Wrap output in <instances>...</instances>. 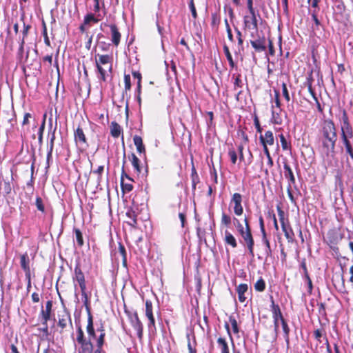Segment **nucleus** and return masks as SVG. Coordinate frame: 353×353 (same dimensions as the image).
<instances>
[{
    "instance_id": "1",
    "label": "nucleus",
    "mask_w": 353,
    "mask_h": 353,
    "mask_svg": "<svg viewBox=\"0 0 353 353\" xmlns=\"http://www.w3.org/2000/svg\"><path fill=\"white\" fill-rule=\"evenodd\" d=\"M337 139V131L334 121L331 119L325 120L319 136V150L324 157H334Z\"/></svg>"
},
{
    "instance_id": "2",
    "label": "nucleus",
    "mask_w": 353,
    "mask_h": 353,
    "mask_svg": "<svg viewBox=\"0 0 353 353\" xmlns=\"http://www.w3.org/2000/svg\"><path fill=\"white\" fill-rule=\"evenodd\" d=\"M95 65L97 72L99 74V79L103 82L107 80V70L108 68L110 73L112 71V54H97L94 57Z\"/></svg>"
},
{
    "instance_id": "3",
    "label": "nucleus",
    "mask_w": 353,
    "mask_h": 353,
    "mask_svg": "<svg viewBox=\"0 0 353 353\" xmlns=\"http://www.w3.org/2000/svg\"><path fill=\"white\" fill-rule=\"evenodd\" d=\"M243 221L245 224V230L241 231L239 234L248 248L250 256L253 258L254 256V240L252 234L251 226L250 225L248 219L246 216H245Z\"/></svg>"
},
{
    "instance_id": "4",
    "label": "nucleus",
    "mask_w": 353,
    "mask_h": 353,
    "mask_svg": "<svg viewBox=\"0 0 353 353\" xmlns=\"http://www.w3.org/2000/svg\"><path fill=\"white\" fill-rule=\"evenodd\" d=\"M276 210L278 212L279 221H280V223L281 225V228L284 233V235H285V238L287 239L288 242L292 243L295 241L294 232L290 224V222L288 219H285V212L279 205H277Z\"/></svg>"
},
{
    "instance_id": "5",
    "label": "nucleus",
    "mask_w": 353,
    "mask_h": 353,
    "mask_svg": "<svg viewBox=\"0 0 353 353\" xmlns=\"http://www.w3.org/2000/svg\"><path fill=\"white\" fill-rule=\"evenodd\" d=\"M249 14L243 17V28L245 30H254V33L258 34V19L259 13L256 10H248Z\"/></svg>"
},
{
    "instance_id": "6",
    "label": "nucleus",
    "mask_w": 353,
    "mask_h": 353,
    "mask_svg": "<svg viewBox=\"0 0 353 353\" xmlns=\"http://www.w3.org/2000/svg\"><path fill=\"white\" fill-rule=\"evenodd\" d=\"M57 323V326L60 328V333H62L68 325L72 327L71 314L65 306L61 311L58 312Z\"/></svg>"
},
{
    "instance_id": "7",
    "label": "nucleus",
    "mask_w": 353,
    "mask_h": 353,
    "mask_svg": "<svg viewBox=\"0 0 353 353\" xmlns=\"http://www.w3.org/2000/svg\"><path fill=\"white\" fill-rule=\"evenodd\" d=\"M270 308H271L270 310H271V312L272 314L274 331H275L276 335H277L278 330H279V321L281 322L285 319H284V317L283 316V314L281 312L279 305L274 303V301L272 296H271Z\"/></svg>"
},
{
    "instance_id": "8",
    "label": "nucleus",
    "mask_w": 353,
    "mask_h": 353,
    "mask_svg": "<svg viewBox=\"0 0 353 353\" xmlns=\"http://www.w3.org/2000/svg\"><path fill=\"white\" fill-rule=\"evenodd\" d=\"M340 138L343 145L345 147V152L353 160V145L351 139H353V130L340 132Z\"/></svg>"
},
{
    "instance_id": "9",
    "label": "nucleus",
    "mask_w": 353,
    "mask_h": 353,
    "mask_svg": "<svg viewBox=\"0 0 353 353\" xmlns=\"http://www.w3.org/2000/svg\"><path fill=\"white\" fill-rule=\"evenodd\" d=\"M256 33L251 32L250 37L253 39L250 41V43L252 48L257 52H261L266 50V39L263 35L262 37H258L256 38Z\"/></svg>"
},
{
    "instance_id": "10",
    "label": "nucleus",
    "mask_w": 353,
    "mask_h": 353,
    "mask_svg": "<svg viewBox=\"0 0 353 353\" xmlns=\"http://www.w3.org/2000/svg\"><path fill=\"white\" fill-rule=\"evenodd\" d=\"M129 160L131 161V163L134 168V171L138 175H142L143 176H147L148 174V168L146 165L145 168L141 166V161L135 155L134 153H131L128 157Z\"/></svg>"
},
{
    "instance_id": "11",
    "label": "nucleus",
    "mask_w": 353,
    "mask_h": 353,
    "mask_svg": "<svg viewBox=\"0 0 353 353\" xmlns=\"http://www.w3.org/2000/svg\"><path fill=\"white\" fill-rule=\"evenodd\" d=\"M242 201L243 196L240 193L235 192L232 194L230 204H234V213L236 216H241L243 213Z\"/></svg>"
},
{
    "instance_id": "12",
    "label": "nucleus",
    "mask_w": 353,
    "mask_h": 353,
    "mask_svg": "<svg viewBox=\"0 0 353 353\" xmlns=\"http://www.w3.org/2000/svg\"><path fill=\"white\" fill-rule=\"evenodd\" d=\"M236 291L238 295V299L240 303H244L248 299V295L252 296V289L249 290L248 285L241 283L236 286Z\"/></svg>"
},
{
    "instance_id": "13",
    "label": "nucleus",
    "mask_w": 353,
    "mask_h": 353,
    "mask_svg": "<svg viewBox=\"0 0 353 353\" xmlns=\"http://www.w3.org/2000/svg\"><path fill=\"white\" fill-rule=\"evenodd\" d=\"M130 322L133 328L137 332L138 338L141 339L143 335V325L137 312H134L132 317L130 318Z\"/></svg>"
},
{
    "instance_id": "14",
    "label": "nucleus",
    "mask_w": 353,
    "mask_h": 353,
    "mask_svg": "<svg viewBox=\"0 0 353 353\" xmlns=\"http://www.w3.org/2000/svg\"><path fill=\"white\" fill-rule=\"evenodd\" d=\"M145 315L148 319V327L155 328V319L153 312V305L152 302L149 299L145 301Z\"/></svg>"
},
{
    "instance_id": "15",
    "label": "nucleus",
    "mask_w": 353,
    "mask_h": 353,
    "mask_svg": "<svg viewBox=\"0 0 353 353\" xmlns=\"http://www.w3.org/2000/svg\"><path fill=\"white\" fill-rule=\"evenodd\" d=\"M52 310V301L51 300H49L46 303L45 310H43L42 307L41 310L40 312V318L41 319L42 324H46V322H48L49 320H50Z\"/></svg>"
},
{
    "instance_id": "16",
    "label": "nucleus",
    "mask_w": 353,
    "mask_h": 353,
    "mask_svg": "<svg viewBox=\"0 0 353 353\" xmlns=\"http://www.w3.org/2000/svg\"><path fill=\"white\" fill-rule=\"evenodd\" d=\"M108 26L110 29L111 41L114 46L118 47L121 39V34L119 32V28L115 23H112Z\"/></svg>"
},
{
    "instance_id": "17",
    "label": "nucleus",
    "mask_w": 353,
    "mask_h": 353,
    "mask_svg": "<svg viewBox=\"0 0 353 353\" xmlns=\"http://www.w3.org/2000/svg\"><path fill=\"white\" fill-rule=\"evenodd\" d=\"M74 136L75 142L77 145L84 147L88 145L86 137L82 128L80 126H78L77 128L74 130Z\"/></svg>"
},
{
    "instance_id": "18",
    "label": "nucleus",
    "mask_w": 353,
    "mask_h": 353,
    "mask_svg": "<svg viewBox=\"0 0 353 353\" xmlns=\"http://www.w3.org/2000/svg\"><path fill=\"white\" fill-rule=\"evenodd\" d=\"M74 279H75L78 282L79 287L81 288L83 286H86L85 278L84 274L81 270L79 263H77L76 264V265L74 267Z\"/></svg>"
},
{
    "instance_id": "19",
    "label": "nucleus",
    "mask_w": 353,
    "mask_h": 353,
    "mask_svg": "<svg viewBox=\"0 0 353 353\" xmlns=\"http://www.w3.org/2000/svg\"><path fill=\"white\" fill-rule=\"evenodd\" d=\"M122 132L123 129L121 126L116 121H112L110 124V134L114 138H118L121 135V141L124 147V138Z\"/></svg>"
},
{
    "instance_id": "20",
    "label": "nucleus",
    "mask_w": 353,
    "mask_h": 353,
    "mask_svg": "<svg viewBox=\"0 0 353 353\" xmlns=\"http://www.w3.org/2000/svg\"><path fill=\"white\" fill-rule=\"evenodd\" d=\"M30 263V260L27 252L20 255V265L25 272V275L31 274Z\"/></svg>"
},
{
    "instance_id": "21",
    "label": "nucleus",
    "mask_w": 353,
    "mask_h": 353,
    "mask_svg": "<svg viewBox=\"0 0 353 353\" xmlns=\"http://www.w3.org/2000/svg\"><path fill=\"white\" fill-rule=\"evenodd\" d=\"M259 141L261 145H273L274 143V138L272 131L268 130L265 134H261Z\"/></svg>"
},
{
    "instance_id": "22",
    "label": "nucleus",
    "mask_w": 353,
    "mask_h": 353,
    "mask_svg": "<svg viewBox=\"0 0 353 353\" xmlns=\"http://www.w3.org/2000/svg\"><path fill=\"white\" fill-rule=\"evenodd\" d=\"M283 170L284 176L288 180L290 185L294 184L296 179L293 171L287 161H283Z\"/></svg>"
},
{
    "instance_id": "23",
    "label": "nucleus",
    "mask_w": 353,
    "mask_h": 353,
    "mask_svg": "<svg viewBox=\"0 0 353 353\" xmlns=\"http://www.w3.org/2000/svg\"><path fill=\"white\" fill-rule=\"evenodd\" d=\"M100 13H88L83 19L84 25H88L90 27V23H97L102 19Z\"/></svg>"
},
{
    "instance_id": "24",
    "label": "nucleus",
    "mask_w": 353,
    "mask_h": 353,
    "mask_svg": "<svg viewBox=\"0 0 353 353\" xmlns=\"http://www.w3.org/2000/svg\"><path fill=\"white\" fill-rule=\"evenodd\" d=\"M134 144L136 146L137 151L139 153V154H143L144 157L146 156V150L145 147L143 143V139L139 135H134L133 137Z\"/></svg>"
},
{
    "instance_id": "25",
    "label": "nucleus",
    "mask_w": 353,
    "mask_h": 353,
    "mask_svg": "<svg viewBox=\"0 0 353 353\" xmlns=\"http://www.w3.org/2000/svg\"><path fill=\"white\" fill-rule=\"evenodd\" d=\"M224 234L225 244L230 246L233 249L236 248L238 244L235 236L228 230H225Z\"/></svg>"
},
{
    "instance_id": "26",
    "label": "nucleus",
    "mask_w": 353,
    "mask_h": 353,
    "mask_svg": "<svg viewBox=\"0 0 353 353\" xmlns=\"http://www.w3.org/2000/svg\"><path fill=\"white\" fill-rule=\"evenodd\" d=\"M351 130H353V128L350 123L347 112L345 110H343L342 114V124L341 125V132H346Z\"/></svg>"
},
{
    "instance_id": "27",
    "label": "nucleus",
    "mask_w": 353,
    "mask_h": 353,
    "mask_svg": "<svg viewBox=\"0 0 353 353\" xmlns=\"http://www.w3.org/2000/svg\"><path fill=\"white\" fill-rule=\"evenodd\" d=\"M81 289V296L83 302V305L85 307L86 312L88 314L91 313V308H90V297L88 296V292H86V286H83L80 288Z\"/></svg>"
},
{
    "instance_id": "28",
    "label": "nucleus",
    "mask_w": 353,
    "mask_h": 353,
    "mask_svg": "<svg viewBox=\"0 0 353 353\" xmlns=\"http://www.w3.org/2000/svg\"><path fill=\"white\" fill-rule=\"evenodd\" d=\"M126 216L128 218V220L126 221V223L132 227L133 228H137V215L136 212L132 210H128L126 212Z\"/></svg>"
},
{
    "instance_id": "29",
    "label": "nucleus",
    "mask_w": 353,
    "mask_h": 353,
    "mask_svg": "<svg viewBox=\"0 0 353 353\" xmlns=\"http://www.w3.org/2000/svg\"><path fill=\"white\" fill-rule=\"evenodd\" d=\"M12 178L11 177L10 179H4L2 182L0 183V190H2L3 194L5 196L9 195L12 192Z\"/></svg>"
},
{
    "instance_id": "30",
    "label": "nucleus",
    "mask_w": 353,
    "mask_h": 353,
    "mask_svg": "<svg viewBox=\"0 0 353 353\" xmlns=\"http://www.w3.org/2000/svg\"><path fill=\"white\" fill-rule=\"evenodd\" d=\"M78 343L81 345V350L79 352V353H92L94 352L93 344L90 339H86Z\"/></svg>"
},
{
    "instance_id": "31",
    "label": "nucleus",
    "mask_w": 353,
    "mask_h": 353,
    "mask_svg": "<svg viewBox=\"0 0 353 353\" xmlns=\"http://www.w3.org/2000/svg\"><path fill=\"white\" fill-rule=\"evenodd\" d=\"M86 331L87 333L90 338H95L96 337V333L94 328V323H93V316L92 314H88V323L86 326Z\"/></svg>"
},
{
    "instance_id": "32",
    "label": "nucleus",
    "mask_w": 353,
    "mask_h": 353,
    "mask_svg": "<svg viewBox=\"0 0 353 353\" xmlns=\"http://www.w3.org/2000/svg\"><path fill=\"white\" fill-rule=\"evenodd\" d=\"M333 4V8L341 14H343L346 10V6L343 0H331Z\"/></svg>"
},
{
    "instance_id": "33",
    "label": "nucleus",
    "mask_w": 353,
    "mask_h": 353,
    "mask_svg": "<svg viewBox=\"0 0 353 353\" xmlns=\"http://www.w3.org/2000/svg\"><path fill=\"white\" fill-rule=\"evenodd\" d=\"M274 107H272V118L271 121L274 124L280 125L283 122L282 117L281 116V112L282 111L281 109H279V110H274Z\"/></svg>"
},
{
    "instance_id": "34",
    "label": "nucleus",
    "mask_w": 353,
    "mask_h": 353,
    "mask_svg": "<svg viewBox=\"0 0 353 353\" xmlns=\"http://www.w3.org/2000/svg\"><path fill=\"white\" fill-rule=\"evenodd\" d=\"M221 22L220 14L217 12H213L211 14V26L212 29H214L216 31L218 30L219 24Z\"/></svg>"
},
{
    "instance_id": "35",
    "label": "nucleus",
    "mask_w": 353,
    "mask_h": 353,
    "mask_svg": "<svg viewBox=\"0 0 353 353\" xmlns=\"http://www.w3.org/2000/svg\"><path fill=\"white\" fill-rule=\"evenodd\" d=\"M217 344L221 353H230L229 347L225 339L219 337L217 339Z\"/></svg>"
},
{
    "instance_id": "36",
    "label": "nucleus",
    "mask_w": 353,
    "mask_h": 353,
    "mask_svg": "<svg viewBox=\"0 0 353 353\" xmlns=\"http://www.w3.org/2000/svg\"><path fill=\"white\" fill-rule=\"evenodd\" d=\"M281 323L282 329H283V336H284L285 341L286 342V344L288 346L289 344H290V327L288 326V324L286 320H284L283 321H281Z\"/></svg>"
},
{
    "instance_id": "37",
    "label": "nucleus",
    "mask_w": 353,
    "mask_h": 353,
    "mask_svg": "<svg viewBox=\"0 0 353 353\" xmlns=\"http://www.w3.org/2000/svg\"><path fill=\"white\" fill-rule=\"evenodd\" d=\"M279 137L281 141L282 150L284 151H291L292 145L290 141H288L283 134H279Z\"/></svg>"
},
{
    "instance_id": "38",
    "label": "nucleus",
    "mask_w": 353,
    "mask_h": 353,
    "mask_svg": "<svg viewBox=\"0 0 353 353\" xmlns=\"http://www.w3.org/2000/svg\"><path fill=\"white\" fill-rule=\"evenodd\" d=\"M73 232L75 234V238L77 242V245L79 247L81 248L84 245V241L83 238V234L80 229L77 228H73Z\"/></svg>"
},
{
    "instance_id": "39",
    "label": "nucleus",
    "mask_w": 353,
    "mask_h": 353,
    "mask_svg": "<svg viewBox=\"0 0 353 353\" xmlns=\"http://www.w3.org/2000/svg\"><path fill=\"white\" fill-rule=\"evenodd\" d=\"M229 322L231 324L233 333L236 335L239 334L240 332V328L235 316L233 315H230L229 316Z\"/></svg>"
},
{
    "instance_id": "40",
    "label": "nucleus",
    "mask_w": 353,
    "mask_h": 353,
    "mask_svg": "<svg viewBox=\"0 0 353 353\" xmlns=\"http://www.w3.org/2000/svg\"><path fill=\"white\" fill-rule=\"evenodd\" d=\"M46 119V114H44V115L43 117L42 123L38 130V141L40 145H41L43 143V134L44 130H45Z\"/></svg>"
},
{
    "instance_id": "41",
    "label": "nucleus",
    "mask_w": 353,
    "mask_h": 353,
    "mask_svg": "<svg viewBox=\"0 0 353 353\" xmlns=\"http://www.w3.org/2000/svg\"><path fill=\"white\" fill-rule=\"evenodd\" d=\"M104 172V165H99L97 169L92 170L91 172L93 174H96L97 176V185H99L102 181V174Z\"/></svg>"
},
{
    "instance_id": "42",
    "label": "nucleus",
    "mask_w": 353,
    "mask_h": 353,
    "mask_svg": "<svg viewBox=\"0 0 353 353\" xmlns=\"http://www.w3.org/2000/svg\"><path fill=\"white\" fill-rule=\"evenodd\" d=\"M55 131H56V127L53 130L52 132V135L50 140V147L49 150L47 154V160L49 161V159L52 157V154L54 148V143L55 140Z\"/></svg>"
},
{
    "instance_id": "43",
    "label": "nucleus",
    "mask_w": 353,
    "mask_h": 353,
    "mask_svg": "<svg viewBox=\"0 0 353 353\" xmlns=\"http://www.w3.org/2000/svg\"><path fill=\"white\" fill-rule=\"evenodd\" d=\"M223 52H224V53H225V57H226V58H227V60H228V62H229V65H230V66L232 68H234V67H235V63H234V61H233V59H232V54H231V53H230V50H229L228 46L227 45H225H225L223 46Z\"/></svg>"
},
{
    "instance_id": "44",
    "label": "nucleus",
    "mask_w": 353,
    "mask_h": 353,
    "mask_svg": "<svg viewBox=\"0 0 353 353\" xmlns=\"http://www.w3.org/2000/svg\"><path fill=\"white\" fill-rule=\"evenodd\" d=\"M119 252L122 256V263L124 267H127V253L125 246L121 243H119Z\"/></svg>"
},
{
    "instance_id": "45",
    "label": "nucleus",
    "mask_w": 353,
    "mask_h": 353,
    "mask_svg": "<svg viewBox=\"0 0 353 353\" xmlns=\"http://www.w3.org/2000/svg\"><path fill=\"white\" fill-rule=\"evenodd\" d=\"M191 178L192 189L194 190L196 184L199 182V177L194 165L192 168Z\"/></svg>"
},
{
    "instance_id": "46",
    "label": "nucleus",
    "mask_w": 353,
    "mask_h": 353,
    "mask_svg": "<svg viewBox=\"0 0 353 353\" xmlns=\"http://www.w3.org/2000/svg\"><path fill=\"white\" fill-rule=\"evenodd\" d=\"M262 241L266 247L265 254H266L267 257L271 256H272V249L270 247V241L267 238L266 234H262Z\"/></svg>"
},
{
    "instance_id": "47",
    "label": "nucleus",
    "mask_w": 353,
    "mask_h": 353,
    "mask_svg": "<svg viewBox=\"0 0 353 353\" xmlns=\"http://www.w3.org/2000/svg\"><path fill=\"white\" fill-rule=\"evenodd\" d=\"M42 28H43L42 34L43 36L44 43L47 46L50 47L51 42H50V39L48 35L46 23L44 21V20L42 21Z\"/></svg>"
},
{
    "instance_id": "48",
    "label": "nucleus",
    "mask_w": 353,
    "mask_h": 353,
    "mask_svg": "<svg viewBox=\"0 0 353 353\" xmlns=\"http://www.w3.org/2000/svg\"><path fill=\"white\" fill-rule=\"evenodd\" d=\"M265 282L263 278H260L254 284V289L256 291L261 292L265 289Z\"/></svg>"
},
{
    "instance_id": "49",
    "label": "nucleus",
    "mask_w": 353,
    "mask_h": 353,
    "mask_svg": "<svg viewBox=\"0 0 353 353\" xmlns=\"http://www.w3.org/2000/svg\"><path fill=\"white\" fill-rule=\"evenodd\" d=\"M35 205L37 210L41 212L42 214L46 213L45 205L43 203V201L41 197L39 196H37L35 200Z\"/></svg>"
},
{
    "instance_id": "50",
    "label": "nucleus",
    "mask_w": 353,
    "mask_h": 353,
    "mask_svg": "<svg viewBox=\"0 0 353 353\" xmlns=\"http://www.w3.org/2000/svg\"><path fill=\"white\" fill-rule=\"evenodd\" d=\"M232 223V218L230 215L225 214V212H222L221 214V225L229 227Z\"/></svg>"
},
{
    "instance_id": "51",
    "label": "nucleus",
    "mask_w": 353,
    "mask_h": 353,
    "mask_svg": "<svg viewBox=\"0 0 353 353\" xmlns=\"http://www.w3.org/2000/svg\"><path fill=\"white\" fill-rule=\"evenodd\" d=\"M125 163V152H123V166H122V171L121 174V181H124V178L128 179L130 181H133V179L129 176V175L125 172L124 170V164Z\"/></svg>"
},
{
    "instance_id": "52",
    "label": "nucleus",
    "mask_w": 353,
    "mask_h": 353,
    "mask_svg": "<svg viewBox=\"0 0 353 353\" xmlns=\"http://www.w3.org/2000/svg\"><path fill=\"white\" fill-rule=\"evenodd\" d=\"M105 333H101L97 340V349L103 351V346L105 343Z\"/></svg>"
},
{
    "instance_id": "53",
    "label": "nucleus",
    "mask_w": 353,
    "mask_h": 353,
    "mask_svg": "<svg viewBox=\"0 0 353 353\" xmlns=\"http://www.w3.org/2000/svg\"><path fill=\"white\" fill-rule=\"evenodd\" d=\"M233 78L234 79V89L237 90L238 88H241L243 85L242 79H241V75L240 74H237L236 76H233Z\"/></svg>"
},
{
    "instance_id": "54",
    "label": "nucleus",
    "mask_w": 353,
    "mask_h": 353,
    "mask_svg": "<svg viewBox=\"0 0 353 353\" xmlns=\"http://www.w3.org/2000/svg\"><path fill=\"white\" fill-rule=\"evenodd\" d=\"M131 89V79L130 75L125 74H124V92H127L130 91Z\"/></svg>"
},
{
    "instance_id": "55",
    "label": "nucleus",
    "mask_w": 353,
    "mask_h": 353,
    "mask_svg": "<svg viewBox=\"0 0 353 353\" xmlns=\"http://www.w3.org/2000/svg\"><path fill=\"white\" fill-rule=\"evenodd\" d=\"M121 186L123 192H130L133 190V185L130 183H125L124 181H121Z\"/></svg>"
},
{
    "instance_id": "56",
    "label": "nucleus",
    "mask_w": 353,
    "mask_h": 353,
    "mask_svg": "<svg viewBox=\"0 0 353 353\" xmlns=\"http://www.w3.org/2000/svg\"><path fill=\"white\" fill-rule=\"evenodd\" d=\"M77 341L78 343H81V341L86 340V339L84 336L83 331L80 325L77 327Z\"/></svg>"
},
{
    "instance_id": "57",
    "label": "nucleus",
    "mask_w": 353,
    "mask_h": 353,
    "mask_svg": "<svg viewBox=\"0 0 353 353\" xmlns=\"http://www.w3.org/2000/svg\"><path fill=\"white\" fill-rule=\"evenodd\" d=\"M312 82H313V79L312 78L308 79L307 89H308V92H310V94H311V96L312 97L314 100H316L317 97H316V93L314 92V90L312 88Z\"/></svg>"
},
{
    "instance_id": "58",
    "label": "nucleus",
    "mask_w": 353,
    "mask_h": 353,
    "mask_svg": "<svg viewBox=\"0 0 353 353\" xmlns=\"http://www.w3.org/2000/svg\"><path fill=\"white\" fill-rule=\"evenodd\" d=\"M188 351H189V353H196L197 351H196V343L195 341V337L194 336V344L192 345L190 341V336L188 335Z\"/></svg>"
},
{
    "instance_id": "59",
    "label": "nucleus",
    "mask_w": 353,
    "mask_h": 353,
    "mask_svg": "<svg viewBox=\"0 0 353 353\" xmlns=\"http://www.w3.org/2000/svg\"><path fill=\"white\" fill-rule=\"evenodd\" d=\"M282 94L285 101L289 102L290 101V97L287 88V84L285 82H283L282 83Z\"/></svg>"
},
{
    "instance_id": "60",
    "label": "nucleus",
    "mask_w": 353,
    "mask_h": 353,
    "mask_svg": "<svg viewBox=\"0 0 353 353\" xmlns=\"http://www.w3.org/2000/svg\"><path fill=\"white\" fill-rule=\"evenodd\" d=\"M189 8L191 11L192 16L194 19H196L198 17L197 12L196 10V7L194 3V0H190L189 3Z\"/></svg>"
},
{
    "instance_id": "61",
    "label": "nucleus",
    "mask_w": 353,
    "mask_h": 353,
    "mask_svg": "<svg viewBox=\"0 0 353 353\" xmlns=\"http://www.w3.org/2000/svg\"><path fill=\"white\" fill-rule=\"evenodd\" d=\"M228 155L230 158L231 162L233 165L236 163L237 161V153L234 149H230L228 151Z\"/></svg>"
},
{
    "instance_id": "62",
    "label": "nucleus",
    "mask_w": 353,
    "mask_h": 353,
    "mask_svg": "<svg viewBox=\"0 0 353 353\" xmlns=\"http://www.w3.org/2000/svg\"><path fill=\"white\" fill-rule=\"evenodd\" d=\"M325 340H326V346H327V353H341L340 350H339V345L337 344H334V352H332V350L330 348V346L327 338L326 336H325Z\"/></svg>"
},
{
    "instance_id": "63",
    "label": "nucleus",
    "mask_w": 353,
    "mask_h": 353,
    "mask_svg": "<svg viewBox=\"0 0 353 353\" xmlns=\"http://www.w3.org/2000/svg\"><path fill=\"white\" fill-rule=\"evenodd\" d=\"M303 279H305V281H306L307 283V292L309 294H312V290H313V285H312V281L311 280V278L309 276H304Z\"/></svg>"
},
{
    "instance_id": "64",
    "label": "nucleus",
    "mask_w": 353,
    "mask_h": 353,
    "mask_svg": "<svg viewBox=\"0 0 353 353\" xmlns=\"http://www.w3.org/2000/svg\"><path fill=\"white\" fill-rule=\"evenodd\" d=\"M233 223L236 227L239 234L241 233V231H243L245 230V227L243 226V225L240 223L239 220L236 217L233 218Z\"/></svg>"
}]
</instances>
